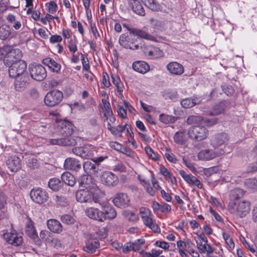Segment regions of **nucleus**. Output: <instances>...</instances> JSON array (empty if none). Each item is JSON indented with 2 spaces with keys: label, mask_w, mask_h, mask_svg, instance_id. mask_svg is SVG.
<instances>
[{
  "label": "nucleus",
  "mask_w": 257,
  "mask_h": 257,
  "mask_svg": "<svg viewBox=\"0 0 257 257\" xmlns=\"http://www.w3.org/2000/svg\"><path fill=\"white\" fill-rule=\"evenodd\" d=\"M79 185L84 188L79 189L75 194L77 201L80 203L99 202V198L95 195V186L92 183L91 177L82 176L79 181Z\"/></svg>",
  "instance_id": "obj_1"
},
{
  "label": "nucleus",
  "mask_w": 257,
  "mask_h": 257,
  "mask_svg": "<svg viewBox=\"0 0 257 257\" xmlns=\"http://www.w3.org/2000/svg\"><path fill=\"white\" fill-rule=\"evenodd\" d=\"M139 213L144 224L155 232H159L160 229L153 219L154 215L150 209L142 207L139 209Z\"/></svg>",
  "instance_id": "obj_2"
},
{
  "label": "nucleus",
  "mask_w": 257,
  "mask_h": 257,
  "mask_svg": "<svg viewBox=\"0 0 257 257\" xmlns=\"http://www.w3.org/2000/svg\"><path fill=\"white\" fill-rule=\"evenodd\" d=\"M188 134L191 139L201 141L207 137L208 131L202 124L194 125L188 130Z\"/></svg>",
  "instance_id": "obj_3"
},
{
  "label": "nucleus",
  "mask_w": 257,
  "mask_h": 257,
  "mask_svg": "<svg viewBox=\"0 0 257 257\" xmlns=\"http://www.w3.org/2000/svg\"><path fill=\"white\" fill-rule=\"evenodd\" d=\"M63 98V93L58 90H53L48 92L45 98V104L49 107H54L59 104Z\"/></svg>",
  "instance_id": "obj_4"
},
{
  "label": "nucleus",
  "mask_w": 257,
  "mask_h": 257,
  "mask_svg": "<svg viewBox=\"0 0 257 257\" xmlns=\"http://www.w3.org/2000/svg\"><path fill=\"white\" fill-rule=\"evenodd\" d=\"M27 66L26 63L23 60H19L13 62L9 69L10 76L14 78L27 74Z\"/></svg>",
  "instance_id": "obj_5"
},
{
  "label": "nucleus",
  "mask_w": 257,
  "mask_h": 257,
  "mask_svg": "<svg viewBox=\"0 0 257 257\" xmlns=\"http://www.w3.org/2000/svg\"><path fill=\"white\" fill-rule=\"evenodd\" d=\"M119 43L121 46L126 49L136 50L139 47V44H136V38L132 32L121 35Z\"/></svg>",
  "instance_id": "obj_6"
},
{
  "label": "nucleus",
  "mask_w": 257,
  "mask_h": 257,
  "mask_svg": "<svg viewBox=\"0 0 257 257\" xmlns=\"http://www.w3.org/2000/svg\"><path fill=\"white\" fill-rule=\"evenodd\" d=\"M31 77L36 81H42L47 76V72L44 67L40 64H33L29 66Z\"/></svg>",
  "instance_id": "obj_7"
},
{
  "label": "nucleus",
  "mask_w": 257,
  "mask_h": 257,
  "mask_svg": "<svg viewBox=\"0 0 257 257\" xmlns=\"http://www.w3.org/2000/svg\"><path fill=\"white\" fill-rule=\"evenodd\" d=\"M30 197L35 203L42 204L48 200L49 195L45 190L40 188H36L31 191Z\"/></svg>",
  "instance_id": "obj_8"
},
{
  "label": "nucleus",
  "mask_w": 257,
  "mask_h": 257,
  "mask_svg": "<svg viewBox=\"0 0 257 257\" xmlns=\"http://www.w3.org/2000/svg\"><path fill=\"white\" fill-rule=\"evenodd\" d=\"M57 129L64 138H72L71 135L73 132V125L70 121L66 119L57 121Z\"/></svg>",
  "instance_id": "obj_9"
},
{
  "label": "nucleus",
  "mask_w": 257,
  "mask_h": 257,
  "mask_svg": "<svg viewBox=\"0 0 257 257\" xmlns=\"http://www.w3.org/2000/svg\"><path fill=\"white\" fill-rule=\"evenodd\" d=\"M225 151L221 149L216 151L211 149H205L200 151L198 154V158L201 161H209L221 156L225 153Z\"/></svg>",
  "instance_id": "obj_10"
},
{
  "label": "nucleus",
  "mask_w": 257,
  "mask_h": 257,
  "mask_svg": "<svg viewBox=\"0 0 257 257\" xmlns=\"http://www.w3.org/2000/svg\"><path fill=\"white\" fill-rule=\"evenodd\" d=\"M101 181L103 184L108 186H115L118 183L117 177L109 171H105L100 176Z\"/></svg>",
  "instance_id": "obj_11"
},
{
  "label": "nucleus",
  "mask_w": 257,
  "mask_h": 257,
  "mask_svg": "<svg viewBox=\"0 0 257 257\" xmlns=\"http://www.w3.org/2000/svg\"><path fill=\"white\" fill-rule=\"evenodd\" d=\"M3 235L6 241L13 245L17 246L23 243V237L16 232H6Z\"/></svg>",
  "instance_id": "obj_12"
},
{
  "label": "nucleus",
  "mask_w": 257,
  "mask_h": 257,
  "mask_svg": "<svg viewBox=\"0 0 257 257\" xmlns=\"http://www.w3.org/2000/svg\"><path fill=\"white\" fill-rule=\"evenodd\" d=\"M15 78V89L19 92L24 91L29 85V77L28 75L24 74L23 75Z\"/></svg>",
  "instance_id": "obj_13"
},
{
  "label": "nucleus",
  "mask_w": 257,
  "mask_h": 257,
  "mask_svg": "<svg viewBox=\"0 0 257 257\" xmlns=\"http://www.w3.org/2000/svg\"><path fill=\"white\" fill-rule=\"evenodd\" d=\"M107 128L110 133L116 137H121V133L125 131L131 136L130 132V127L127 124L124 125L118 124L115 126L110 125L109 124H107Z\"/></svg>",
  "instance_id": "obj_14"
},
{
  "label": "nucleus",
  "mask_w": 257,
  "mask_h": 257,
  "mask_svg": "<svg viewBox=\"0 0 257 257\" xmlns=\"http://www.w3.org/2000/svg\"><path fill=\"white\" fill-rule=\"evenodd\" d=\"M166 69L173 75L180 76L184 72L183 66L176 61L169 63L166 66Z\"/></svg>",
  "instance_id": "obj_15"
},
{
  "label": "nucleus",
  "mask_w": 257,
  "mask_h": 257,
  "mask_svg": "<svg viewBox=\"0 0 257 257\" xmlns=\"http://www.w3.org/2000/svg\"><path fill=\"white\" fill-rule=\"evenodd\" d=\"M86 215L90 219L100 222L104 221V216L101 210L94 207H88L85 210Z\"/></svg>",
  "instance_id": "obj_16"
},
{
  "label": "nucleus",
  "mask_w": 257,
  "mask_h": 257,
  "mask_svg": "<svg viewBox=\"0 0 257 257\" xmlns=\"http://www.w3.org/2000/svg\"><path fill=\"white\" fill-rule=\"evenodd\" d=\"M17 33L8 25L3 24L0 27V39L6 40L14 38Z\"/></svg>",
  "instance_id": "obj_17"
},
{
  "label": "nucleus",
  "mask_w": 257,
  "mask_h": 257,
  "mask_svg": "<svg viewBox=\"0 0 257 257\" xmlns=\"http://www.w3.org/2000/svg\"><path fill=\"white\" fill-rule=\"evenodd\" d=\"M7 165L11 172H16L21 167L20 159L16 155L10 157L6 161Z\"/></svg>",
  "instance_id": "obj_18"
},
{
  "label": "nucleus",
  "mask_w": 257,
  "mask_h": 257,
  "mask_svg": "<svg viewBox=\"0 0 257 257\" xmlns=\"http://www.w3.org/2000/svg\"><path fill=\"white\" fill-rule=\"evenodd\" d=\"M114 204L119 208H125L128 206L130 199L125 193H118L113 199Z\"/></svg>",
  "instance_id": "obj_19"
},
{
  "label": "nucleus",
  "mask_w": 257,
  "mask_h": 257,
  "mask_svg": "<svg viewBox=\"0 0 257 257\" xmlns=\"http://www.w3.org/2000/svg\"><path fill=\"white\" fill-rule=\"evenodd\" d=\"M250 203L248 201H239L237 205L236 211L237 215L241 218L245 216L249 212Z\"/></svg>",
  "instance_id": "obj_20"
},
{
  "label": "nucleus",
  "mask_w": 257,
  "mask_h": 257,
  "mask_svg": "<svg viewBox=\"0 0 257 257\" xmlns=\"http://www.w3.org/2000/svg\"><path fill=\"white\" fill-rule=\"evenodd\" d=\"M177 246L179 253L181 257H188L186 252L190 246L194 244L190 239H187L185 241L179 240L177 241Z\"/></svg>",
  "instance_id": "obj_21"
},
{
  "label": "nucleus",
  "mask_w": 257,
  "mask_h": 257,
  "mask_svg": "<svg viewBox=\"0 0 257 257\" xmlns=\"http://www.w3.org/2000/svg\"><path fill=\"white\" fill-rule=\"evenodd\" d=\"M5 52L6 58L9 59L8 60L13 61L12 59H20L22 57V52L19 49H13L10 46H5Z\"/></svg>",
  "instance_id": "obj_22"
},
{
  "label": "nucleus",
  "mask_w": 257,
  "mask_h": 257,
  "mask_svg": "<svg viewBox=\"0 0 257 257\" xmlns=\"http://www.w3.org/2000/svg\"><path fill=\"white\" fill-rule=\"evenodd\" d=\"M144 52L146 55L150 59H158L164 56L163 52L156 47L149 46L145 50Z\"/></svg>",
  "instance_id": "obj_23"
},
{
  "label": "nucleus",
  "mask_w": 257,
  "mask_h": 257,
  "mask_svg": "<svg viewBox=\"0 0 257 257\" xmlns=\"http://www.w3.org/2000/svg\"><path fill=\"white\" fill-rule=\"evenodd\" d=\"M128 6L136 14L144 16L145 12L139 0H127Z\"/></svg>",
  "instance_id": "obj_24"
},
{
  "label": "nucleus",
  "mask_w": 257,
  "mask_h": 257,
  "mask_svg": "<svg viewBox=\"0 0 257 257\" xmlns=\"http://www.w3.org/2000/svg\"><path fill=\"white\" fill-rule=\"evenodd\" d=\"M100 247V243L98 240L90 239L85 242V245L83 247V250L89 253H94Z\"/></svg>",
  "instance_id": "obj_25"
},
{
  "label": "nucleus",
  "mask_w": 257,
  "mask_h": 257,
  "mask_svg": "<svg viewBox=\"0 0 257 257\" xmlns=\"http://www.w3.org/2000/svg\"><path fill=\"white\" fill-rule=\"evenodd\" d=\"M134 71L141 74H146L150 70V65L144 61H136L132 64Z\"/></svg>",
  "instance_id": "obj_26"
},
{
  "label": "nucleus",
  "mask_w": 257,
  "mask_h": 257,
  "mask_svg": "<svg viewBox=\"0 0 257 257\" xmlns=\"http://www.w3.org/2000/svg\"><path fill=\"white\" fill-rule=\"evenodd\" d=\"M47 225L49 229L53 233H60L63 231V226L61 223L56 219L48 220Z\"/></svg>",
  "instance_id": "obj_27"
},
{
  "label": "nucleus",
  "mask_w": 257,
  "mask_h": 257,
  "mask_svg": "<svg viewBox=\"0 0 257 257\" xmlns=\"http://www.w3.org/2000/svg\"><path fill=\"white\" fill-rule=\"evenodd\" d=\"M227 140V136L226 134H219L212 139L211 144L213 148H216L225 143Z\"/></svg>",
  "instance_id": "obj_28"
},
{
  "label": "nucleus",
  "mask_w": 257,
  "mask_h": 257,
  "mask_svg": "<svg viewBox=\"0 0 257 257\" xmlns=\"http://www.w3.org/2000/svg\"><path fill=\"white\" fill-rule=\"evenodd\" d=\"M64 167L67 170L77 171L81 168L80 162L73 158H67L64 162Z\"/></svg>",
  "instance_id": "obj_29"
},
{
  "label": "nucleus",
  "mask_w": 257,
  "mask_h": 257,
  "mask_svg": "<svg viewBox=\"0 0 257 257\" xmlns=\"http://www.w3.org/2000/svg\"><path fill=\"white\" fill-rule=\"evenodd\" d=\"M50 143L52 145L64 146H73L76 144L75 140L71 138H63L61 139H51Z\"/></svg>",
  "instance_id": "obj_30"
},
{
  "label": "nucleus",
  "mask_w": 257,
  "mask_h": 257,
  "mask_svg": "<svg viewBox=\"0 0 257 257\" xmlns=\"http://www.w3.org/2000/svg\"><path fill=\"white\" fill-rule=\"evenodd\" d=\"M43 63L53 72L58 73L61 69V65L51 58L47 57L44 59Z\"/></svg>",
  "instance_id": "obj_31"
},
{
  "label": "nucleus",
  "mask_w": 257,
  "mask_h": 257,
  "mask_svg": "<svg viewBox=\"0 0 257 257\" xmlns=\"http://www.w3.org/2000/svg\"><path fill=\"white\" fill-rule=\"evenodd\" d=\"M98 165L96 164L95 163L91 162V161H86L83 164L84 171L87 174H90L95 175L98 172L99 169Z\"/></svg>",
  "instance_id": "obj_32"
},
{
  "label": "nucleus",
  "mask_w": 257,
  "mask_h": 257,
  "mask_svg": "<svg viewBox=\"0 0 257 257\" xmlns=\"http://www.w3.org/2000/svg\"><path fill=\"white\" fill-rule=\"evenodd\" d=\"M144 4L153 11H161L162 6L155 0H141Z\"/></svg>",
  "instance_id": "obj_33"
},
{
  "label": "nucleus",
  "mask_w": 257,
  "mask_h": 257,
  "mask_svg": "<svg viewBox=\"0 0 257 257\" xmlns=\"http://www.w3.org/2000/svg\"><path fill=\"white\" fill-rule=\"evenodd\" d=\"M26 232L28 236L32 238L37 237V230L34 226V222L30 219H28L26 225Z\"/></svg>",
  "instance_id": "obj_34"
},
{
  "label": "nucleus",
  "mask_w": 257,
  "mask_h": 257,
  "mask_svg": "<svg viewBox=\"0 0 257 257\" xmlns=\"http://www.w3.org/2000/svg\"><path fill=\"white\" fill-rule=\"evenodd\" d=\"M101 211L103 212L104 217V221L106 219H112L116 216V212L115 209L111 206H104Z\"/></svg>",
  "instance_id": "obj_35"
},
{
  "label": "nucleus",
  "mask_w": 257,
  "mask_h": 257,
  "mask_svg": "<svg viewBox=\"0 0 257 257\" xmlns=\"http://www.w3.org/2000/svg\"><path fill=\"white\" fill-rule=\"evenodd\" d=\"M40 237L47 243H53L57 241V240L53 237L51 233L46 230H42L40 232Z\"/></svg>",
  "instance_id": "obj_36"
},
{
  "label": "nucleus",
  "mask_w": 257,
  "mask_h": 257,
  "mask_svg": "<svg viewBox=\"0 0 257 257\" xmlns=\"http://www.w3.org/2000/svg\"><path fill=\"white\" fill-rule=\"evenodd\" d=\"M197 247L199 251L201 253H207V255H210L214 252L213 249L207 243H205L204 244L201 242L196 241Z\"/></svg>",
  "instance_id": "obj_37"
},
{
  "label": "nucleus",
  "mask_w": 257,
  "mask_h": 257,
  "mask_svg": "<svg viewBox=\"0 0 257 257\" xmlns=\"http://www.w3.org/2000/svg\"><path fill=\"white\" fill-rule=\"evenodd\" d=\"M61 179L63 182L70 186H73L75 183L74 177L69 172H65L61 175Z\"/></svg>",
  "instance_id": "obj_38"
},
{
  "label": "nucleus",
  "mask_w": 257,
  "mask_h": 257,
  "mask_svg": "<svg viewBox=\"0 0 257 257\" xmlns=\"http://www.w3.org/2000/svg\"><path fill=\"white\" fill-rule=\"evenodd\" d=\"M132 33L133 34H134L135 38L136 36H137L140 38L145 39L146 40H151L153 41H155L156 40V38L154 36L150 35L146 32L141 30H134L132 31Z\"/></svg>",
  "instance_id": "obj_39"
},
{
  "label": "nucleus",
  "mask_w": 257,
  "mask_h": 257,
  "mask_svg": "<svg viewBox=\"0 0 257 257\" xmlns=\"http://www.w3.org/2000/svg\"><path fill=\"white\" fill-rule=\"evenodd\" d=\"M224 104L222 102L215 105L212 109L208 111L207 114L210 115H217L224 112Z\"/></svg>",
  "instance_id": "obj_40"
},
{
  "label": "nucleus",
  "mask_w": 257,
  "mask_h": 257,
  "mask_svg": "<svg viewBox=\"0 0 257 257\" xmlns=\"http://www.w3.org/2000/svg\"><path fill=\"white\" fill-rule=\"evenodd\" d=\"M200 102V100L197 98L194 99L185 98L181 101V104L182 107L187 108L194 106L196 104L199 103Z\"/></svg>",
  "instance_id": "obj_41"
},
{
  "label": "nucleus",
  "mask_w": 257,
  "mask_h": 257,
  "mask_svg": "<svg viewBox=\"0 0 257 257\" xmlns=\"http://www.w3.org/2000/svg\"><path fill=\"white\" fill-rule=\"evenodd\" d=\"M100 106L102 109V112L103 113L104 116L112 114L110 103L107 100H102V104L100 105Z\"/></svg>",
  "instance_id": "obj_42"
},
{
  "label": "nucleus",
  "mask_w": 257,
  "mask_h": 257,
  "mask_svg": "<svg viewBox=\"0 0 257 257\" xmlns=\"http://www.w3.org/2000/svg\"><path fill=\"white\" fill-rule=\"evenodd\" d=\"M150 23L152 27L157 31H162L165 28V22L155 19H151Z\"/></svg>",
  "instance_id": "obj_43"
},
{
  "label": "nucleus",
  "mask_w": 257,
  "mask_h": 257,
  "mask_svg": "<svg viewBox=\"0 0 257 257\" xmlns=\"http://www.w3.org/2000/svg\"><path fill=\"white\" fill-rule=\"evenodd\" d=\"M111 79L113 84L116 86L117 92L122 96V92L123 90V85L121 82L120 78L114 74L111 75Z\"/></svg>",
  "instance_id": "obj_44"
},
{
  "label": "nucleus",
  "mask_w": 257,
  "mask_h": 257,
  "mask_svg": "<svg viewBox=\"0 0 257 257\" xmlns=\"http://www.w3.org/2000/svg\"><path fill=\"white\" fill-rule=\"evenodd\" d=\"M72 151L74 154L83 158H86L89 156L88 149L86 147H75Z\"/></svg>",
  "instance_id": "obj_45"
},
{
  "label": "nucleus",
  "mask_w": 257,
  "mask_h": 257,
  "mask_svg": "<svg viewBox=\"0 0 257 257\" xmlns=\"http://www.w3.org/2000/svg\"><path fill=\"white\" fill-rule=\"evenodd\" d=\"M7 204V198L5 195L0 193V219L6 217L5 207Z\"/></svg>",
  "instance_id": "obj_46"
},
{
  "label": "nucleus",
  "mask_w": 257,
  "mask_h": 257,
  "mask_svg": "<svg viewBox=\"0 0 257 257\" xmlns=\"http://www.w3.org/2000/svg\"><path fill=\"white\" fill-rule=\"evenodd\" d=\"M132 242L134 251H138L140 253L141 251L144 249L145 244V240L144 238H141Z\"/></svg>",
  "instance_id": "obj_47"
},
{
  "label": "nucleus",
  "mask_w": 257,
  "mask_h": 257,
  "mask_svg": "<svg viewBox=\"0 0 257 257\" xmlns=\"http://www.w3.org/2000/svg\"><path fill=\"white\" fill-rule=\"evenodd\" d=\"M62 183L59 179L53 178L51 179L48 182V186L53 191H58L62 186Z\"/></svg>",
  "instance_id": "obj_48"
},
{
  "label": "nucleus",
  "mask_w": 257,
  "mask_h": 257,
  "mask_svg": "<svg viewBox=\"0 0 257 257\" xmlns=\"http://www.w3.org/2000/svg\"><path fill=\"white\" fill-rule=\"evenodd\" d=\"M203 119L200 116L191 115L187 119V123L189 124H203Z\"/></svg>",
  "instance_id": "obj_49"
},
{
  "label": "nucleus",
  "mask_w": 257,
  "mask_h": 257,
  "mask_svg": "<svg viewBox=\"0 0 257 257\" xmlns=\"http://www.w3.org/2000/svg\"><path fill=\"white\" fill-rule=\"evenodd\" d=\"M180 176L183 178V179L189 185H193L194 184V181L196 179V177L193 176L191 175L187 174L185 171L181 170L179 171Z\"/></svg>",
  "instance_id": "obj_50"
},
{
  "label": "nucleus",
  "mask_w": 257,
  "mask_h": 257,
  "mask_svg": "<svg viewBox=\"0 0 257 257\" xmlns=\"http://www.w3.org/2000/svg\"><path fill=\"white\" fill-rule=\"evenodd\" d=\"M159 120L164 123L168 124L175 122L176 118L172 115L162 113L159 115Z\"/></svg>",
  "instance_id": "obj_51"
},
{
  "label": "nucleus",
  "mask_w": 257,
  "mask_h": 257,
  "mask_svg": "<svg viewBox=\"0 0 257 257\" xmlns=\"http://www.w3.org/2000/svg\"><path fill=\"white\" fill-rule=\"evenodd\" d=\"M174 140L176 143L183 144L186 141L185 133L181 132H177L174 136Z\"/></svg>",
  "instance_id": "obj_52"
},
{
  "label": "nucleus",
  "mask_w": 257,
  "mask_h": 257,
  "mask_svg": "<svg viewBox=\"0 0 257 257\" xmlns=\"http://www.w3.org/2000/svg\"><path fill=\"white\" fill-rule=\"evenodd\" d=\"M124 216L131 222H136L138 220V216L135 213L130 211L125 210L123 213Z\"/></svg>",
  "instance_id": "obj_53"
},
{
  "label": "nucleus",
  "mask_w": 257,
  "mask_h": 257,
  "mask_svg": "<svg viewBox=\"0 0 257 257\" xmlns=\"http://www.w3.org/2000/svg\"><path fill=\"white\" fill-rule=\"evenodd\" d=\"M244 185L250 189H257V180L255 178L247 179L244 182Z\"/></svg>",
  "instance_id": "obj_54"
},
{
  "label": "nucleus",
  "mask_w": 257,
  "mask_h": 257,
  "mask_svg": "<svg viewBox=\"0 0 257 257\" xmlns=\"http://www.w3.org/2000/svg\"><path fill=\"white\" fill-rule=\"evenodd\" d=\"M47 10L49 13L54 14L56 12L58 9L57 4L53 1L47 3L45 5Z\"/></svg>",
  "instance_id": "obj_55"
},
{
  "label": "nucleus",
  "mask_w": 257,
  "mask_h": 257,
  "mask_svg": "<svg viewBox=\"0 0 257 257\" xmlns=\"http://www.w3.org/2000/svg\"><path fill=\"white\" fill-rule=\"evenodd\" d=\"M166 99H170L175 101L178 98V95L176 91H169L165 92L164 94Z\"/></svg>",
  "instance_id": "obj_56"
},
{
  "label": "nucleus",
  "mask_w": 257,
  "mask_h": 257,
  "mask_svg": "<svg viewBox=\"0 0 257 257\" xmlns=\"http://www.w3.org/2000/svg\"><path fill=\"white\" fill-rule=\"evenodd\" d=\"M145 150L147 155L152 160L154 161H157L158 160L159 158L158 155L154 152L151 147H146Z\"/></svg>",
  "instance_id": "obj_57"
},
{
  "label": "nucleus",
  "mask_w": 257,
  "mask_h": 257,
  "mask_svg": "<svg viewBox=\"0 0 257 257\" xmlns=\"http://www.w3.org/2000/svg\"><path fill=\"white\" fill-rule=\"evenodd\" d=\"M77 41L76 39L70 40L68 44V47L70 51L75 53L77 51Z\"/></svg>",
  "instance_id": "obj_58"
},
{
  "label": "nucleus",
  "mask_w": 257,
  "mask_h": 257,
  "mask_svg": "<svg viewBox=\"0 0 257 257\" xmlns=\"http://www.w3.org/2000/svg\"><path fill=\"white\" fill-rule=\"evenodd\" d=\"M223 237L225 240L226 243L229 245L230 248L234 247V243L232 239L230 237L229 235L226 233H223Z\"/></svg>",
  "instance_id": "obj_59"
},
{
  "label": "nucleus",
  "mask_w": 257,
  "mask_h": 257,
  "mask_svg": "<svg viewBox=\"0 0 257 257\" xmlns=\"http://www.w3.org/2000/svg\"><path fill=\"white\" fill-rule=\"evenodd\" d=\"M122 250L123 253H127L131 251H134L133 242H129L125 243L123 246H122Z\"/></svg>",
  "instance_id": "obj_60"
},
{
  "label": "nucleus",
  "mask_w": 257,
  "mask_h": 257,
  "mask_svg": "<svg viewBox=\"0 0 257 257\" xmlns=\"http://www.w3.org/2000/svg\"><path fill=\"white\" fill-rule=\"evenodd\" d=\"M102 84L103 87H109L110 86V82L109 80V76L106 73H103L102 78Z\"/></svg>",
  "instance_id": "obj_61"
},
{
  "label": "nucleus",
  "mask_w": 257,
  "mask_h": 257,
  "mask_svg": "<svg viewBox=\"0 0 257 257\" xmlns=\"http://www.w3.org/2000/svg\"><path fill=\"white\" fill-rule=\"evenodd\" d=\"M39 36L43 39H47L48 38V33L49 31L46 28H40L38 30Z\"/></svg>",
  "instance_id": "obj_62"
},
{
  "label": "nucleus",
  "mask_w": 257,
  "mask_h": 257,
  "mask_svg": "<svg viewBox=\"0 0 257 257\" xmlns=\"http://www.w3.org/2000/svg\"><path fill=\"white\" fill-rule=\"evenodd\" d=\"M28 166L31 168H35L37 167L38 163L37 160L34 157L30 158L27 162Z\"/></svg>",
  "instance_id": "obj_63"
},
{
  "label": "nucleus",
  "mask_w": 257,
  "mask_h": 257,
  "mask_svg": "<svg viewBox=\"0 0 257 257\" xmlns=\"http://www.w3.org/2000/svg\"><path fill=\"white\" fill-rule=\"evenodd\" d=\"M160 172L161 174H162L164 176L169 178L171 179L172 178V174L165 167H162L160 168Z\"/></svg>",
  "instance_id": "obj_64"
}]
</instances>
